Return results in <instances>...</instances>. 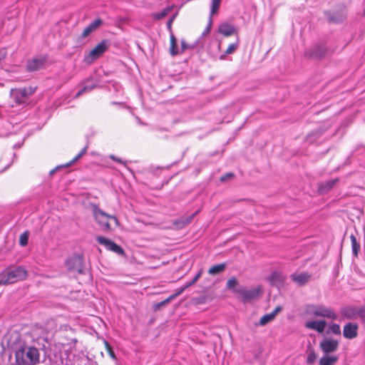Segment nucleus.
Masks as SVG:
<instances>
[{"label": "nucleus", "mask_w": 365, "mask_h": 365, "mask_svg": "<svg viewBox=\"0 0 365 365\" xmlns=\"http://www.w3.org/2000/svg\"><path fill=\"white\" fill-rule=\"evenodd\" d=\"M26 276L27 272L21 267L6 269L0 274V285L24 280Z\"/></svg>", "instance_id": "f257e3e1"}, {"label": "nucleus", "mask_w": 365, "mask_h": 365, "mask_svg": "<svg viewBox=\"0 0 365 365\" xmlns=\"http://www.w3.org/2000/svg\"><path fill=\"white\" fill-rule=\"evenodd\" d=\"M16 359L19 365H34L39 361V352L35 347H29L26 351L19 350L16 352Z\"/></svg>", "instance_id": "f03ea898"}, {"label": "nucleus", "mask_w": 365, "mask_h": 365, "mask_svg": "<svg viewBox=\"0 0 365 365\" xmlns=\"http://www.w3.org/2000/svg\"><path fill=\"white\" fill-rule=\"evenodd\" d=\"M305 312L312 317H321L329 319H336L337 314L330 307L323 304H308L306 306Z\"/></svg>", "instance_id": "7ed1b4c3"}, {"label": "nucleus", "mask_w": 365, "mask_h": 365, "mask_svg": "<svg viewBox=\"0 0 365 365\" xmlns=\"http://www.w3.org/2000/svg\"><path fill=\"white\" fill-rule=\"evenodd\" d=\"M93 216L97 223L105 230L111 229L110 220H113L115 226L119 225L118 220L115 216L106 214L96 206L93 208Z\"/></svg>", "instance_id": "20e7f679"}, {"label": "nucleus", "mask_w": 365, "mask_h": 365, "mask_svg": "<svg viewBox=\"0 0 365 365\" xmlns=\"http://www.w3.org/2000/svg\"><path fill=\"white\" fill-rule=\"evenodd\" d=\"M234 293L238 295V297L243 302H250L257 299L262 294V287L257 286L251 289H247L244 287H237L234 289Z\"/></svg>", "instance_id": "39448f33"}, {"label": "nucleus", "mask_w": 365, "mask_h": 365, "mask_svg": "<svg viewBox=\"0 0 365 365\" xmlns=\"http://www.w3.org/2000/svg\"><path fill=\"white\" fill-rule=\"evenodd\" d=\"M108 48V43L106 41L99 43L96 47L85 55L83 61L86 64H91L96 59L101 57Z\"/></svg>", "instance_id": "423d86ee"}, {"label": "nucleus", "mask_w": 365, "mask_h": 365, "mask_svg": "<svg viewBox=\"0 0 365 365\" xmlns=\"http://www.w3.org/2000/svg\"><path fill=\"white\" fill-rule=\"evenodd\" d=\"M36 89V87L29 86L12 90L11 96L16 103L21 104L25 103L27 98L35 93Z\"/></svg>", "instance_id": "0eeeda50"}, {"label": "nucleus", "mask_w": 365, "mask_h": 365, "mask_svg": "<svg viewBox=\"0 0 365 365\" xmlns=\"http://www.w3.org/2000/svg\"><path fill=\"white\" fill-rule=\"evenodd\" d=\"M339 346V341L332 338H325L319 343V348L324 354H331L335 352Z\"/></svg>", "instance_id": "6e6552de"}, {"label": "nucleus", "mask_w": 365, "mask_h": 365, "mask_svg": "<svg viewBox=\"0 0 365 365\" xmlns=\"http://www.w3.org/2000/svg\"><path fill=\"white\" fill-rule=\"evenodd\" d=\"M96 240L99 244L104 245L107 250L118 255H123V250L113 241L102 236L97 237Z\"/></svg>", "instance_id": "1a4fd4ad"}, {"label": "nucleus", "mask_w": 365, "mask_h": 365, "mask_svg": "<svg viewBox=\"0 0 365 365\" xmlns=\"http://www.w3.org/2000/svg\"><path fill=\"white\" fill-rule=\"evenodd\" d=\"M327 326L324 320H312L305 323V327L309 329L317 331L319 333L324 332Z\"/></svg>", "instance_id": "9d476101"}, {"label": "nucleus", "mask_w": 365, "mask_h": 365, "mask_svg": "<svg viewBox=\"0 0 365 365\" xmlns=\"http://www.w3.org/2000/svg\"><path fill=\"white\" fill-rule=\"evenodd\" d=\"M358 325L353 323L346 324L343 330V335L345 338L352 339L357 336Z\"/></svg>", "instance_id": "9b49d317"}, {"label": "nucleus", "mask_w": 365, "mask_h": 365, "mask_svg": "<svg viewBox=\"0 0 365 365\" xmlns=\"http://www.w3.org/2000/svg\"><path fill=\"white\" fill-rule=\"evenodd\" d=\"M218 32L225 36H230L237 33L235 27L228 23H222L218 27Z\"/></svg>", "instance_id": "f8f14e48"}, {"label": "nucleus", "mask_w": 365, "mask_h": 365, "mask_svg": "<svg viewBox=\"0 0 365 365\" xmlns=\"http://www.w3.org/2000/svg\"><path fill=\"white\" fill-rule=\"evenodd\" d=\"M270 284L275 287H281L285 281V277L280 272H274L269 277Z\"/></svg>", "instance_id": "ddd939ff"}, {"label": "nucleus", "mask_w": 365, "mask_h": 365, "mask_svg": "<svg viewBox=\"0 0 365 365\" xmlns=\"http://www.w3.org/2000/svg\"><path fill=\"white\" fill-rule=\"evenodd\" d=\"M291 278L293 282L299 286H303L307 284L310 279V275L305 272L292 274Z\"/></svg>", "instance_id": "4468645a"}, {"label": "nucleus", "mask_w": 365, "mask_h": 365, "mask_svg": "<svg viewBox=\"0 0 365 365\" xmlns=\"http://www.w3.org/2000/svg\"><path fill=\"white\" fill-rule=\"evenodd\" d=\"M339 360V357L336 355L333 354H324V356L319 359V365H335Z\"/></svg>", "instance_id": "2eb2a0df"}, {"label": "nucleus", "mask_w": 365, "mask_h": 365, "mask_svg": "<svg viewBox=\"0 0 365 365\" xmlns=\"http://www.w3.org/2000/svg\"><path fill=\"white\" fill-rule=\"evenodd\" d=\"M102 24L101 19H98L91 23L87 27H86L81 34L82 38H86L88 36L91 32L95 31L97 28H98Z\"/></svg>", "instance_id": "dca6fc26"}, {"label": "nucleus", "mask_w": 365, "mask_h": 365, "mask_svg": "<svg viewBox=\"0 0 365 365\" xmlns=\"http://www.w3.org/2000/svg\"><path fill=\"white\" fill-rule=\"evenodd\" d=\"M44 66V60L35 58L28 62L27 70L29 71H35L42 68Z\"/></svg>", "instance_id": "f3484780"}, {"label": "nucleus", "mask_w": 365, "mask_h": 365, "mask_svg": "<svg viewBox=\"0 0 365 365\" xmlns=\"http://www.w3.org/2000/svg\"><path fill=\"white\" fill-rule=\"evenodd\" d=\"M239 46V39H237L235 43H231L228 46L224 54L220 56V60H224L225 58V55L233 53Z\"/></svg>", "instance_id": "a211bd4d"}, {"label": "nucleus", "mask_w": 365, "mask_h": 365, "mask_svg": "<svg viewBox=\"0 0 365 365\" xmlns=\"http://www.w3.org/2000/svg\"><path fill=\"white\" fill-rule=\"evenodd\" d=\"M338 181L337 179L328 180L324 183H322L319 188L321 192H328L331 187L334 186V185Z\"/></svg>", "instance_id": "6ab92c4d"}, {"label": "nucleus", "mask_w": 365, "mask_h": 365, "mask_svg": "<svg viewBox=\"0 0 365 365\" xmlns=\"http://www.w3.org/2000/svg\"><path fill=\"white\" fill-rule=\"evenodd\" d=\"M225 264H219L214 265L209 269L208 273L211 275H215L221 273L225 270Z\"/></svg>", "instance_id": "aec40b11"}, {"label": "nucleus", "mask_w": 365, "mask_h": 365, "mask_svg": "<svg viewBox=\"0 0 365 365\" xmlns=\"http://www.w3.org/2000/svg\"><path fill=\"white\" fill-rule=\"evenodd\" d=\"M344 316L347 319H354L359 316V310L352 308H346L343 311Z\"/></svg>", "instance_id": "412c9836"}, {"label": "nucleus", "mask_w": 365, "mask_h": 365, "mask_svg": "<svg viewBox=\"0 0 365 365\" xmlns=\"http://www.w3.org/2000/svg\"><path fill=\"white\" fill-rule=\"evenodd\" d=\"M350 239L351 242L352 252L354 255L356 257L360 250V245L357 242L356 238L354 235H351Z\"/></svg>", "instance_id": "4be33fe9"}, {"label": "nucleus", "mask_w": 365, "mask_h": 365, "mask_svg": "<svg viewBox=\"0 0 365 365\" xmlns=\"http://www.w3.org/2000/svg\"><path fill=\"white\" fill-rule=\"evenodd\" d=\"M317 355L315 353L314 350L313 349H309L307 351V362L309 364H313L316 359H317Z\"/></svg>", "instance_id": "5701e85b"}, {"label": "nucleus", "mask_w": 365, "mask_h": 365, "mask_svg": "<svg viewBox=\"0 0 365 365\" xmlns=\"http://www.w3.org/2000/svg\"><path fill=\"white\" fill-rule=\"evenodd\" d=\"M172 10L171 6H168L163 9L161 11L155 13L153 14V16L155 19H161L166 16Z\"/></svg>", "instance_id": "b1692460"}, {"label": "nucleus", "mask_w": 365, "mask_h": 365, "mask_svg": "<svg viewBox=\"0 0 365 365\" xmlns=\"http://www.w3.org/2000/svg\"><path fill=\"white\" fill-rule=\"evenodd\" d=\"M86 83H88V81H86ZM95 86L94 83L84 85L83 87L77 92L76 97H78L84 93L92 91Z\"/></svg>", "instance_id": "393cba45"}, {"label": "nucleus", "mask_w": 365, "mask_h": 365, "mask_svg": "<svg viewBox=\"0 0 365 365\" xmlns=\"http://www.w3.org/2000/svg\"><path fill=\"white\" fill-rule=\"evenodd\" d=\"M327 333H331L336 335L341 334V328L340 326L337 324H329Z\"/></svg>", "instance_id": "a878e982"}, {"label": "nucleus", "mask_w": 365, "mask_h": 365, "mask_svg": "<svg viewBox=\"0 0 365 365\" xmlns=\"http://www.w3.org/2000/svg\"><path fill=\"white\" fill-rule=\"evenodd\" d=\"M170 53L172 56L180 53V51L176 48V39L173 35L170 36Z\"/></svg>", "instance_id": "bb28decb"}, {"label": "nucleus", "mask_w": 365, "mask_h": 365, "mask_svg": "<svg viewBox=\"0 0 365 365\" xmlns=\"http://www.w3.org/2000/svg\"><path fill=\"white\" fill-rule=\"evenodd\" d=\"M222 0H212L210 16L217 12Z\"/></svg>", "instance_id": "cd10ccee"}, {"label": "nucleus", "mask_w": 365, "mask_h": 365, "mask_svg": "<svg viewBox=\"0 0 365 365\" xmlns=\"http://www.w3.org/2000/svg\"><path fill=\"white\" fill-rule=\"evenodd\" d=\"M275 317L273 316L272 313L267 314L264 315L262 317H261L259 320V324L261 326H264L267 323L272 322Z\"/></svg>", "instance_id": "c85d7f7f"}, {"label": "nucleus", "mask_w": 365, "mask_h": 365, "mask_svg": "<svg viewBox=\"0 0 365 365\" xmlns=\"http://www.w3.org/2000/svg\"><path fill=\"white\" fill-rule=\"evenodd\" d=\"M237 283H238V282H237V279L235 277H232L227 282V288L228 289H232V292H234V289H237L236 287Z\"/></svg>", "instance_id": "c756f323"}, {"label": "nucleus", "mask_w": 365, "mask_h": 365, "mask_svg": "<svg viewBox=\"0 0 365 365\" xmlns=\"http://www.w3.org/2000/svg\"><path fill=\"white\" fill-rule=\"evenodd\" d=\"M29 234L27 232H24L21 235L19 239V243L21 246H26L28 244Z\"/></svg>", "instance_id": "7c9ffc66"}, {"label": "nucleus", "mask_w": 365, "mask_h": 365, "mask_svg": "<svg viewBox=\"0 0 365 365\" xmlns=\"http://www.w3.org/2000/svg\"><path fill=\"white\" fill-rule=\"evenodd\" d=\"M212 24V16H210L207 26L205 28V31H203L202 36H205V35H207L210 34Z\"/></svg>", "instance_id": "2f4dec72"}, {"label": "nucleus", "mask_w": 365, "mask_h": 365, "mask_svg": "<svg viewBox=\"0 0 365 365\" xmlns=\"http://www.w3.org/2000/svg\"><path fill=\"white\" fill-rule=\"evenodd\" d=\"M201 274L202 272H199L196 275L195 277L189 282H187L186 284H185V287H190L191 285H192L193 284H195L198 279L201 276Z\"/></svg>", "instance_id": "473e14b6"}, {"label": "nucleus", "mask_w": 365, "mask_h": 365, "mask_svg": "<svg viewBox=\"0 0 365 365\" xmlns=\"http://www.w3.org/2000/svg\"><path fill=\"white\" fill-rule=\"evenodd\" d=\"M194 47L192 46L188 45L185 40L181 41V51L180 53L184 52L187 49L193 48Z\"/></svg>", "instance_id": "72a5a7b5"}, {"label": "nucleus", "mask_w": 365, "mask_h": 365, "mask_svg": "<svg viewBox=\"0 0 365 365\" xmlns=\"http://www.w3.org/2000/svg\"><path fill=\"white\" fill-rule=\"evenodd\" d=\"M187 288V287H185V285L184 287H181V288H179V289H176V292H175L173 295L170 296V297H169V299H167V301H168V300H169V299H173V298H175V297H177V296L180 295V294H182V293L184 292V290H185V289H186Z\"/></svg>", "instance_id": "f704fd0d"}, {"label": "nucleus", "mask_w": 365, "mask_h": 365, "mask_svg": "<svg viewBox=\"0 0 365 365\" xmlns=\"http://www.w3.org/2000/svg\"><path fill=\"white\" fill-rule=\"evenodd\" d=\"M87 148L85 147L73 159V160L69 163V165L72 164L73 163L77 161L78 159H80L86 152Z\"/></svg>", "instance_id": "c9c22d12"}, {"label": "nucleus", "mask_w": 365, "mask_h": 365, "mask_svg": "<svg viewBox=\"0 0 365 365\" xmlns=\"http://www.w3.org/2000/svg\"><path fill=\"white\" fill-rule=\"evenodd\" d=\"M106 347H107V350H108V353H109L110 356L112 358L115 359V354H114L113 351L112 350L111 346L108 344V342H106Z\"/></svg>", "instance_id": "e433bc0d"}, {"label": "nucleus", "mask_w": 365, "mask_h": 365, "mask_svg": "<svg viewBox=\"0 0 365 365\" xmlns=\"http://www.w3.org/2000/svg\"><path fill=\"white\" fill-rule=\"evenodd\" d=\"M110 158H111L112 160H115V161H116V162H118L119 163H121V164H123L124 165H126L125 162H124L122 159L115 157V155H110Z\"/></svg>", "instance_id": "4c0bfd02"}, {"label": "nucleus", "mask_w": 365, "mask_h": 365, "mask_svg": "<svg viewBox=\"0 0 365 365\" xmlns=\"http://www.w3.org/2000/svg\"><path fill=\"white\" fill-rule=\"evenodd\" d=\"M6 55H7V53H6L5 48H1L0 49V62L6 58Z\"/></svg>", "instance_id": "58836bf2"}, {"label": "nucleus", "mask_w": 365, "mask_h": 365, "mask_svg": "<svg viewBox=\"0 0 365 365\" xmlns=\"http://www.w3.org/2000/svg\"><path fill=\"white\" fill-rule=\"evenodd\" d=\"M233 176H234V175L231 173H227L225 175L222 176L220 180H221V181H225L227 179H230V178H232Z\"/></svg>", "instance_id": "ea45409f"}, {"label": "nucleus", "mask_w": 365, "mask_h": 365, "mask_svg": "<svg viewBox=\"0 0 365 365\" xmlns=\"http://www.w3.org/2000/svg\"><path fill=\"white\" fill-rule=\"evenodd\" d=\"M359 317L365 322V309H361L359 310Z\"/></svg>", "instance_id": "a19ab883"}, {"label": "nucleus", "mask_w": 365, "mask_h": 365, "mask_svg": "<svg viewBox=\"0 0 365 365\" xmlns=\"http://www.w3.org/2000/svg\"><path fill=\"white\" fill-rule=\"evenodd\" d=\"M281 309H282V308H281L280 307H277L274 309V310L272 312H271V313H272V314H273V316L275 317H276V315L277 314V313H278V312H279L281 311Z\"/></svg>", "instance_id": "79ce46f5"}, {"label": "nucleus", "mask_w": 365, "mask_h": 365, "mask_svg": "<svg viewBox=\"0 0 365 365\" xmlns=\"http://www.w3.org/2000/svg\"><path fill=\"white\" fill-rule=\"evenodd\" d=\"M192 216H191V217H190V218L189 220H187L185 222V224H188V223H190V221H191V220H192Z\"/></svg>", "instance_id": "37998d69"}, {"label": "nucleus", "mask_w": 365, "mask_h": 365, "mask_svg": "<svg viewBox=\"0 0 365 365\" xmlns=\"http://www.w3.org/2000/svg\"><path fill=\"white\" fill-rule=\"evenodd\" d=\"M172 21H173V19H171L168 21V26H169V27H170L171 24H172Z\"/></svg>", "instance_id": "c03bdc74"}]
</instances>
